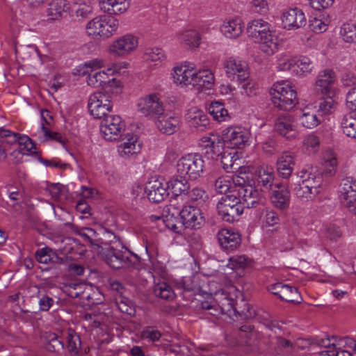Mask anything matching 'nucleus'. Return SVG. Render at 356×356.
I'll list each match as a JSON object with an SVG mask.
<instances>
[{
  "mask_svg": "<svg viewBox=\"0 0 356 356\" xmlns=\"http://www.w3.org/2000/svg\"><path fill=\"white\" fill-rule=\"evenodd\" d=\"M19 152L22 154H33L36 153L35 145L27 136H22L19 139Z\"/></svg>",
  "mask_w": 356,
  "mask_h": 356,
  "instance_id": "obj_53",
  "label": "nucleus"
},
{
  "mask_svg": "<svg viewBox=\"0 0 356 356\" xmlns=\"http://www.w3.org/2000/svg\"><path fill=\"white\" fill-rule=\"evenodd\" d=\"M233 188L229 194L222 197L217 204L218 214L222 220L235 221L245 207L254 208L259 204V193L249 181L240 175L232 177Z\"/></svg>",
  "mask_w": 356,
  "mask_h": 356,
  "instance_id": "obj_1",
  "label": "nucleus"
},
{
  "mask_svg": "<svg viewBox=\"0 0 356 356\" xmlns=\"http://www.w3.org/2000/svg\"><path fill=\"white\" fill-rule=\"evenodd\" d=\"M296 65L299 68L301 74L310 73L314 67L312 60L305 56L299 57L297 60L296 59Z\"/></svg>",
  "mask_w": 356,
  "mask_h": 356,
  "instance_id": "obj_60",
  "label": "nucleus"
},
{
  "mask_svg": "<svg viewBox=\"0 0 356 356\" xmlns=\"http://www.w3.org/2000/svg\"><path fill=\"white\" fill-rule=\"evenodd\" d=\"M280 222V218L276 211L273 209L266 210L261 220V228L266 235L277 232Z\"/></svg>",
  "mask_w": 356,
  "mask_h": 356,
  "instance_id": "obj_35",
  "label": "nucleus"
},
{
  "mask_svg": "<svg viewBox=\"0 0 356 356\" xmlns=\"http://www.w3.org/2000/svg\"><path fill=\"white\" fill-rule=\"evenodd\" d=\"M247 33L255 42L260 44L262 51L272 55L278 49L277 38L270 30L269 24L257 19L250 22L247 26Z\"/></svg>",
  "mask_w": 356,
  "mask_h": 356,
  "instance_id": "obj_3",
  "label": "nucleus"
},
{
  "mask_svg": "<svg viewBox=\"0 0 356 356\" xmlns=\"http://www.w3.org/2000/svg\"><path fill=\"white\" fill-rule=\"evenodd\" d=\"M250 132L241 127H229L222 131L225 145L232 149H241L250 138Z\"/></svg>",
  "mask_w": 356,
  "mask_h": 356,
  "instance_id": "obj_11",
  "label": "nucleus"
},
{
  "mask_svg": "<svg viewBox=\"0 0 356 356\" xmlns=\"http://www.w3.org/2000/svg\"><path fill=\"white\" fill-rule=\"evenodd\" d=\"M125 129V123L119 115H109L103 118L100 131L106 140H115L121 136Z\"/></svg>",
  "mask_w": 356,
  "mask_h": 356,
  "instance_id": "obj_10",
  "label": "nucleus"
},
{
  "mask_svg": "<svg viewBox=\"0 0 356 356\" xmlns=\"http://www.w3.org/2000/svg\"><path fill=\"white\" fill-rule=\"evenodd\" d=\"M70 8L67 0H52L48 5L47 16L48 21L58 20Z\"/></svg>",
  "mask_w": 356,
  "mask_h": 356,
  "instance_id": "obj_33",
  "label": "nucleus"
},
{
  "mask_svg": "<svg viewBox=\"0 0 356 356\" xmlns=\"http://www.w3.org/2000/svg\"><path fill=\"white\" fill-rule=\"evenodd\" d=\"M294 193L298 198L306 200H313L316 195L313 194L305 184H303L300 181L296 185L294 188Z\"/></svg>",
  "mask_w": 356,
  "mask_h": 356,
  "instance_id": "obj_58",
  "label": "nucleus"
},
{
  "mask_svg": "<svg viewBox=\"0 0 356 356\" xmlns=\"http://www.w3.org/2000/svg\"><path fill=\"white\" fill-rule=\"evenodd\" d=\"M356 113L354 111L345 114L341 121L343 132L349 138H356Z\"/></svg>",
  "mask_w": 356,
  "mask_h": 356,
  "instance_id": "obj_39",
  "label": "nucleus"
},
{
  "mask_svg": "<svg viewBox=\"0 0 356 356\" xmlns=\"http://www.w3.org/2000/svg\"><path fill=\"white\" fill-rule=\"evenodd\" d=\"M324 236L332 241H337L341 236V232L339 227L334 225L326 226L323 232Z\"/></svg>",
  "mask_w": 356,
  "mask_h": 356,
  "instance_id": "obj_63",
  "label": "nucleus"
},
{
  "mask_svg": "<svg viewBox=\"0 0 356 356\" xmlns=\"http://www.w3.org/2000/svg\"><path fill=\"white\" fill-rule=\"evenodd\" d=\"M270 93L273 104L281 110L290 111L298 103L296 91L288 81L275 83Z\"/></svg>",
  "mask_w": 356,
  "mask_h": 356,
  "instance_id": "obj_4",
  "label": "nucleus"
},
{
  "mask_svg": "<svg viewBox=\"0 0 356 356\" xmlns=\"http://www.w3.org/2000/svg\"><path fill=\"white\" fill-rule=\"evenodd\" d=\"M138 39L133 35L127 34L113 41L109 46V53L115 56H125L138 46Z\"/></svg>",
  "mask_w": 356,
  "mask_h": 356,
  "instance_id": "obj_12",
  "label": "nucleus"
},
{
  "mask_svg": "<svg viewBox=\"0 0 356 356\" xmlns=\"http://www.w3.org/2000/svg\"><path fill=\"white\" fill-rule=\"evenodd\" d=\"M214 187L218 193L225 194L227 192L229 193L233 188L232 179H231L227 177H220L216 180Z\"/></svg>",
  "mask_w": 356,
  "mask_h": 356,
  "instance_id": "obj_54",
  "label": "nucleus"
},
{
  "mask_svg": "<svg viewBox=\"0 0 356 356\" xmlns=\"http://www.w3.org/2000/svg\"><path fill=\"white\" fill-rule=\"evenodd\" d=\"M224 67L229 78L237 81H243L249 79L248 67L245 61L230 57L225 62Z\"/></svg>",
  "mask_w": 356,
  "mask_h": 356,
  "instance_id": "obj_14",
  "label": "nucleus"
},
{
  "mask_svg": "<svg viewBox=\"0 0 356 356\" xmlns=\"http://www.w3.org/2000/svg\"><path fill=\"white\" fill-rule=\"evenodd\" d=\"M271 204L278 209L285 210L290 204L291 193L286 184L276 183L270 192Z\"/></svg>",
  "mask_w": 356,
  "mask_h": 356,
  "instance_id": "obj_15",
  "label": "nucleus"
},
{
  "mask_svg": "<svg viewBox=\"0 0 356 356\" xmlns=\"http://www.w3.org/2000/svg\"><path fill=\"white\" fill-rule=\"evenodd\" d=\"M111 92L100 91L92 94L88 99V110L95 118H104L108 116L113 108V96Z\"/></svg>",
  "mask_w": 356,
  "mask_h": 356,
  "instance_id": "obj_8",
  "label": "nucleus"
},
{
  "mask_svg": "<svg viewBox=\"0 0 356 356\" xmlns=\"http://www.w3.org/2000/svg\"><path fill=\"white\" fill-rule=\"evenodd\" d=\"M186 121L191 128L196 131H203L210 124V120L207 115L197 107L189 108L185 115Z\"/></svg>",
  "mask_w": 356,
  "mask_h": 356,
  "instance_id": "obj_20",
  "label": "nucleus"
},
{
  "mask_svg": "<svg viewBox=\"0 0 356 356\" xmlns=\"http://www.w3.org/2000/svg\"><path fill=\"white\" fill-rule=\"evenodd\" d=\"M187 195L189 200L197 204L204 203L209 199L207 192L198 187H195L192 190L188 191Z\"/></svg>",
  "mask_w": 356,
  "mask_h": 356,
  "instance_id": "obj_57",
  "label": "nucleus"
},
{
  "mask_svg": "<svg viewBox=\"0 0 356 356\" xmlns=\"http://www.w3.org/2000/svg\"><path fill=\"white\" fill-rule=\"evenodd\" d=\"M180 121L179 118L169 114H161L156 118V125L158 129L163 134L170 135L175 133L179 129Z\"/></svg>",
  "mask_w": 356,
  "mask_h": 356,
  "instance_id": "obj_27",
  "label": "nucleus"
},
{
  "mask_svg": "<svg viewBox=\"0 0 356 356\" xmlns=\"http://www.w3.org/2000/svg\"><path fill=\"white\" fill-rule=\"evenodd\" d=\"M337 108V103L330 97V96L322 100L317 109H316L319 117L323 119V117L326 115L332 113Z\"/></svg>",
  "mask_w": 356,
  "mask_h": 356,
  "instance_id": "obj_51",
  "label": "nucleus"
},
{
  "mask_svg": "<svg viewBox=\"0 0 356 356\" xmlns=\"http://www.w3.org/2000/svg\"><path fill=\"white\" fill-rule=\"evenodd\" d=\"M243 29L242 20L236 18L224 22L220 26V30L226 38L235 39L241 35Z\"/></svg>",
  "mask_w": 356,
  "mask_h": 356,
  "instance_id": "obj_31",
  "label": "nucleus"
},
{
  "mask_svg": "<svg viewBox=\"0 0 356 356\" xmlns=\"http://www.w3.org/2000/svg\"><path fill=\"white\" fill-rule=\"evenodd\" d=\"M221 163L223 169L227 172H234L240 168L239 164L236 163L238 161V156L236 155V152H221L220 154Z\"/></svg>",
  "mask_w": 356,
  "mask_h": 356,
  "instance_id": "obj_41",
  "label": "nucleus"
},
{
  "mask_svg": "<svg viewBox=\"0 0 356 356\" xmlns=\"http://www.w3.org/2000/svg\"><path fill=\"white\" fill-rule=\"evenodd\" d=\"M299 120L302 127L313 129L317 127L323 119L319 117L315 108L306 107L302 110Z\"/></svg>",
  "mask_w": 356,
  "mask_h": 356,
  "instance_id": "obj_36",
  "label": "nucleus"
},
{
  "mask_svg": "<svg viewBox=\"0 0 356 356\" xmlns=\"http://www.w3.org/2000/svg\"><path fill=\"white\" fill-rule=\"evenodd\" d=\"M138 111L145 117L151 119L157 118L165 111V106L161 95L152 93L139 99Z\"/></svg>",
  "mask_w": 356,
  "mask_h": 356,
  "instance_id": "obj_9",
  "label": "nucleus"
},
{
  "mask_svg": "<svg viewBox=\"0 0 356 356\" xmlns=\"http://www.w3.org/2000/svg\"><path fill=\"white\" fill-rule=\"evenodd\" d=\"M324 165L326 173L332 175L335 173L337 167V160L335 154L327 150L324 155Z\"/></svg>",
  "mask_w": 356,
  "mask_h": 356,
  "instance_id": "obj_55",
  "label": "nucleus"
},
{
  "mask_svg": "<svg viewBox=\"0 0 356 356\" xmlns=\"http://www.w3.org/2000/svg\"><path fill=\"white\" fill-rule=\"evenodd\" d=\"M336 75L333 70L325 69L319 72L315 83V90L330 97L333 91Z\"/></svg>",
  "mask_w": 356,
  "mask_h": 356,
  "instance_id": "obj_21",
  "label": "nucleus"
},
{
  "mask_svg": "<svg viewBox=\"0 0 356 356\" xmlns=\"http://www.w3.org/2000/svg\"><path fill=\"white\" fill-rule=\"evenodd\" d=\"M195 71L190 65H180L174 67L173 79L177 85L181 86H192Z\"/></svg>",
  "mask_w": 356,
  "mask_h": 356,
  "instance_id": "obj_28",
  "label": "nucleus"
},
{
  "mask_svg": "<svg viewBox=\"0 0 356 356\" xmlns=\"http://www.w3.org/2000/svg\"><path fill=\"white\" fill-rule=\"evenodd\" d=\"M118 26V20L114 17L104 15L97 17L90 21L87 24L86 30L89 35L106 38L117 31Z\"/></svg>",
  "mask_w": 356,
  "mask_h": 356,
  "instance_id": "obj_7",
  "label": "nucleus"
},
{
  "mask_svg": "<svg viewBox=\"0 0 356 356\" xmlns=\"http://www.w3.org/2000/svg\"><path fill=\"white\" fill-rule=\"evenodd\" d=\"M330 20L324 15L318 14L309 20L310 29L316 33L325 31L327 29Z\"/></svg>",
  "mask_w": 356,
  "mask_h": 356,
  "instance_id": "obj_48",
  "label": "nucleus"
},
{
  "mask_svg": "<svg viewBox=\"0 0 356 356\" xmlns=\"http://www.w3.org/2000/svg\"><path fill=\"white\" fill-rule=\"evenodd\" d=\"M102 62L93 60L86 63V66L92 68L88 76V83L95 88H102V91L118 95L122 91L120 81L114 77V70L111 68L98 70Z\"/></svg>",
  "mask_w": 356,
  "mask_h": 356,
  "instance_id": "obj_2",
  "label": "nucleus"
},
{
  "mask_svg": "<svg viewBox=\"0 0 356 356\" xmlns=\"http://www.w3.org/2000/svg\"><path fill=\"white\" fill-rule=\"evenodd\" d=\"M193 86H197L198 88L209 90L211 89L215 81L214 75L209 69H204L195 72L193 76Z\"/></svg>",
  "mask_w": 356,
  "mask_h": 356,
  "instance_id": "obj_32",
  "label": "nucleus"
},
{
  "mask_svg": "<svg viewBox=\"0 0 356 356\" xmlns=\"http://www.w3.org/2000/svg\"><path fill=\"white\" fill-rule=\"evenodd\" d=\"M180 42L190 48H196L200 45L201 38L195 30H187L179 35Z\"/></svg>",
  "mask_w": 356,
  "mask_h": 356,
  "instance_id": "obj_45",
  "label": "nucleus"
},
{
  "mask_svg": "<svg viewBox=\"0 0 356 356\" xmlns=\"http://www.w3.org/2000/svg\"><path fill=\"white\" fill-rule=\"evenodd\" d=\"M65 225L92 245L99 247L104 243L102 238L99 237V234L91 227H79L70 222H65Z\"/></svg>",
  "mask_w": 356,
  "mask_h": 356,
  "instance_id": "obj_26",
  "label": "nucleus"
},
{
  "mask_svg": "<svg viewBox=\"0 0 356 356\" xmlns=\"http://www.w3.org/2000/svg\"><path fill=\"white\" fill-rule=\"evenodd\" d=\"M204 168V161L199 154H188L181 156L177 163V172L180 177L192 180L200 177Z\"/></svg>",
  "mask_w": 356,
  "mask_h": 356,
  "instance_id": "obj_6",
  "label": "nucleus"
},
{
  "mask_svg": "<svg viewBox=\"0 0 356 356\" xmlns=\"http://www.w3.org/2000/svg\"><path fill=\"white\" fill-rule=\"evenodd\" d=\"M48 342L47 350L59 353L65 348L63 330L58 333H49L46 337Z\"/></svg>",
  "mask_w": 356,
  "mask_h": 356,
  "instance_id": "obj_43",
  "label": "nucleus"
},
{
  "mask_svg": "<svg viewBox=\"0 0 356 356\" xmlns=\"http://www.w3.org/2000/svg\"><path fill=\"white\" fill-rule=\"evenodd\" d=\"M168 184L159 179L149 180L145 186V193L149 201L154 203L161 202L168 195Z\"/></svg>",
  "mask_w": 356,
  "mask_h": 356,
  "instance_id": "obj_22",
  "label": "nucleus"
},
{
  "mask_svg": "<svg viewBox=\"0 0 356 356\" xmlns=\"http://www.w3.org/2000/svg\"><path fill=\"white\" fill-rule=\"evenodd\" d=\"M217 239L220 248L227 252L237 250L241 243L239 233L231 229H222L218 231Z\"/></svg>",
  "mask_w": 356,
  "mask_h": 356,
  "instance_id": "obj_17",
  "label": "nucleus"
},
{
  "mask_svg": "<svg viewBox=\"0 0 356 356\" xmlns=\"http://www.w3.org/2000/svg\"><path fill=\"white\" fill-rule=\"evenodd\" d=\"M100 8L110 15H118L124 13L129 8L127 0H99Z\"/></svg>",
  "mask_w": 356,
  "mask_h": 356,
  "instance_id": "obj_34",
  "label": "nucleus"
},
{
  "mask_svg": "<svg viewBox=\"0 0 356 356\" xmlns=\"http://www.w3.org/2000/svg\"><path fill=\"white\" fill-rule=\"evenodd\" d=\"M200 145L207 149L214 156H219L223 150L225 143L222 135L210 134L203 136L200 141Z\"/></svg>",
  "mask_w": 356,
  "mask_h": 356,
  "instance_id": "obj_30",
  "label": "nucleus"
},
{
  "mask_svg": "<svg viewBox=\"0 0 356 356\" xmlns=\"http://www.w3.org/2000/svg\"><path fill=\"white\" fill-rule=\"evenodd\" d=\"M275 131L288 139L296 137L298 131L293 117L289 113L279 115L274 124Z\"/></svg>",
  "mask_w": 356,
  "mask_h": 356,
  "instance_id": "obj_19",
  "label": "nucleus"
},
{
  "mask_svg": "<svg viewBox=\"0 0 356 356\" xmlns=\"http://www.w3.org/2000/svg\"><path fill=\"white\" fill-rule=\"evenodd\" d=\"M187 177H181L180 179L176 177L172 179L168 184V187L170 188L175 195H179L188 192L189 184L186 179Z\"/></svg>",
  "mask_w": 356,
  "mask_h": 356,
  "instance_id": "obj_46",
  "label": "nucleus"
},
{
  "mask_svg": "<svg viewBox=\"0 0 356 356\" xmlns=\"http://www.w3.org/2000/svg\"><path fill=\"white\" fill-rule=\"evenodd\" d=\"M281 19L283 28L287 30L297 29L306 24L305 13L298 8L285 10Z\"/></svg>",
  "mask_w": 356,
  "mask_h": 356,
  "instance_id": "obj_18",
  "label": "nucleus"
},
{
  "mask_svg": "<svg viewBox=\"0 0 356 356\" xmlns=\"http://www.w3.org/2000/svg\"><path fill=\"white\" fill-rule=\"evenodd\" d=\"M296 65V59L287 54H281L277 59V68L280 71L291 70Z\"/></svg>",
  "mask_w": 356,
  "mask_h": 356,
  "instance_id": "obj_62",
  "label": "nucleus"
},
{
  "mask_svg": "<svg viewBox=\"0 0 356 356\" xmlns=\"http://www.w3.org/2000/svg\"><path fill=\"white\" fill-rule=\"evenodd\" d=\"M142 337L149 342H156L161 339V333L153 327H147L142 332Z\"/></svg>",
  "mask_w": 356,
  "mask_h": 356,
  "instance_id": "obj_64",
  "label": "nucleus"
},
{
  "mask_svg": "<svg viewBox=\"0 0 356 356\" xmlns=\"http://www.w3.org/2000/svg\"><path fill=\"white\" fill-rule=\"evenodd\" d=\"M294 241L295 237L289 234H281L279 233L275 236V243H277L283 250L292 249V245Z\"/></svg>",
  "mask_w": 356,
  "mask_h": 356,
  "instance_id": "obj_61",
  "label": "nucleus"
},
{
  "mask_svg": "<svg viewBox=\"0 0 356 356\" xmlns=\"http://www.w3.org/2000/svg\"><path fill=\"white\" fill-rule=\"evenodd\" d=\"M165 58L163 49L159 47H147L145 49L144 58L151 61L161 60Z\"/></svg>",
  "mask_w": 356,
  "mask_h": 356,
  "instance_id": "obj_59",
  "label": "nucleus"
},
{
  "mask_svg": "<svg viewBox=\"0 0 356 356\" xmlns=\"http://www.w3.org/2000/svg\"><path fill=\"white\" fill-rule=\"evenodd\" d=\"M268 289L275 296H278L281 300L293 302H300L302 298L296 287L282 282H277L270 284Z\"/></svg>",
  "mask_w": 356,
  "mask_h": 356,
  "instance_id": "obj_16",
  "label": "nucleus"
},
{
  "mask_svg": "<svg viewBox=\"0 0 356 356\" xmlns=\"http://www.w3.org/2000/svg\"><path fill=\"white\" fill-rule=\"evenodd\" d=\"M106 262L113 268H129L140 270L143 268V264L140 258L133 252L125 250L122 251L115 249L108 250L105 256Z\"/></svg>",
  "mask_w": 356,
  "mask_h": 356,
  "instance_id": "obj_5",
  "label": "nucleus"
},
{
  "mask_svg": "<svg viewBox=\"0 0 356 356\" xmlns=\"http://www.w3.org/2000/svg\"><path fill=\"white\" fill-rule=\"evenodd\" d=\"M276 165L279 176L282 179H288L294 169V154L290 152H284L278 157Z\"/></svg>",
  "mask_w": 356,
  "mask_h": 356,
  "instance_id": "obj_29",
  "label": "nucleus"
},
{
  "mask_svg": "<svg viewBox=\"0 0 356 356\" xmlns=\"http://www.w3.org/2000/svg\"><path fill=\"white\" fill-rule=\"evenodd\" d=\"M66 348L72 355H77L81 348V341L79 335L72 329L63 330Z\"/></svg>",
  "mask_w": 356,
  "mask_h": 356,
  "instance_id": "obj_38",
  "label": "nucleus"
},
{
  "mask_svg": "<svg viewBox=\"0 0 356 356\" xmlns=\"http://www.w3.org/2000/svg\"><path fill=\"white\" fill-rule=\"evenodd\" d=\"M252 260L246 255H235L229 259L227 266L232 269L245 268L251 264Z\"/></svg>",
  "mask_w": 356,
  "mask_h": 356,
  "instance_id": "obj_52",
  "label": "nucleus"
},
{
  "mask_svg": "<svg viewBox=\"0 0 356 356\" xmlns=\"http://www.w3.org/2000/svg\"><path fill=\"white\" fill-rule=\"evenodd\" d=\"M211 294H213L215 300L219 303L222 310L229 311L234 308V300L232 298H229L224 290H218L211 291Z\"/></svg>",
  "mask_w": 356,
  "mask_h": 356,
  "instance_id": "obj_50",
  "label": "nucleus"
},
{
  "mask_svg": "<svg viewBox=\"0 0 356 356\" xmlns=\"http://www.w3.org/2000/svg\"><path fill=\"white\" fill-rule=\"evenodd\" d=\"M141 150V143L136 135L127 134L122 138V143L118 147V151L122 157H129L139 153Z\"/></svg>",
  "mask_w": 356,
  "mask_h": 356,
  "instance_id": "obj_25",
  "label": "nucleus"
},
{
  "mask_svg": "<svg viewBox=\"0 0 356 356\" xmlns=\"http://www.w3.org/2000/svg\"><path fill=\"white\" fill-rule=\"evenodd\" d=\"M339 193L341 202L356 197V179L351 177L343 179Z\"/></svg>",
  "mask_w": 356,
  "mask_h": 356,
  "instance_id": "obj_37",
  "label": "nucleus"
},
{
  "mask_svg": "<svg viewBox=\"0 0 356 356\" xmlns=\"http://www.w3.org/2000/svg\"><path fill=\"white\" fill-rule=\"evenodd\" d=\"M208 111L213 120L219 122H226L230 119L227 110L220 102H212L208 108Z\"/></svg>",
  "mask_w": 356,
  "mask_h": 356,
  "instance_id": "obj_42",
  "label": "nucleus"
},
{
  "mask_svg": "<svg viewBox=\"0 0 356 356\" xmlns=\"http://www.w3.org/2000/svg\"><path fill=\"white\" fill-rule=\"evenodd\" d=\"M22 136L19 134L13 132L4 127H0V143L6 148L7 146L17 145Z\"/></svg>",
  "mask_w": 356,
  "mask_h": 356,
  "instance_id": "obj_47",
  "label": "nucleus"
},
{
  "mask_svg": "<svg viewBox=\"0 0 356 356\" xmlns=\"http://www.w3.org/2000/svg\"><path fill=\"white\" fill-rule=\"evenodd\" d=\"M256 186L262 193H270L276 183L275 181V172L270 167H260L256 172Z\"/></svg>",
  "mask_w": 356,
  "mask_h": 356,
  "instance_id": "obj_23",
  "label": "nucleus"
},
{
  "mask_svg": "<svg viewBox=\"0 0 356 356\" xmlns=\"http://www.w3.org/2000/svg\"><path fill=\"white\" fill-rule=\"evenodd\" d=\"M153 291L156 296L167 300H172L175 296L171 285L165 281L155 283Z\"/></svg>",
  "mask_w": 356,
  "mask_h": 356,
  "instance_id": "obj_44",
  "label": "nucleus"
},
{
  "mask_svg": "<svg viewBox=\"0 0 356 356\" xmlns=\"http://www.w3.org/2000/svg\"><path fill=\"white\" fill-rule=\"evenodd\" d=\"M35 257L37 261L44 264L60 263L62 261V259L58 257L56 252L48 247L38 249L35 252Z\"/></svg>",
  "mask_w": 356,
  "mask_h": 356,
  "instance_id": "obj_40",
  "label": "nucleus"
},
{
  "mask_svg": "<svg viewBox=\"0 0 356 356\" xmlns=\"http://www.w3.org/2000/svg\"><path fill=\"white\" fill-rule=\"evenodd\" d=\"M254 336L255 332L254 331V327L249 325H245L239 328L238 337L241 339L242 343L248 346H250Z\"/></svg>",
  "mask_w": 356,
  "mask_h": 356,
  "instance_id": "obj_56",
  "label": "nucleus"
},
{
  "mask_svg": "<svg viewBox=\"0 0 356 356\" xmlns=\"http://www.w3.org/2000/svg\"><path fill=\"white\" fill-rule=\"evenodd\" d=\"M299 178L300 181L311 189L316 196L320 193L323 177L316 170L303 169L300 172Z\"/></svg>",
  "mask_w": 356,
  "mask_h": 356,
  "instance_id": "obj_24",
  "label": "nucleus"
},
{
  "mask_svg": "<svg viewBox=\"0 0 356 356\" xmlns=\"http://www.w3.org/2000/svg\"><path fill=\"white\" fill-rule=\"evenodd\" d=\"M340 35L346 43H356V22L344 23L340 28Z\"/></svg>",
  "mask_w": 356,
  "mask_h": 356,
  "instance_id": "obj_49",
  "label": "nucleus"
},
{
  "mask_svg": "<svg viewBox=\"0 0 356 356\" xmlns=\"http://www.w3.org/2000/svg\"><path fill=\"white\" fill-rule=\"evenodd\" d=\"M181 220L178 222L185 228L199 229L204 223L201 210L193 206H184L179 212Z\"/></svg>",
  "mask_w": 356,
  "mask_h": 356,
  "instance_id": "obj_13",
  "label": "nucleus"
}]
</instances>
